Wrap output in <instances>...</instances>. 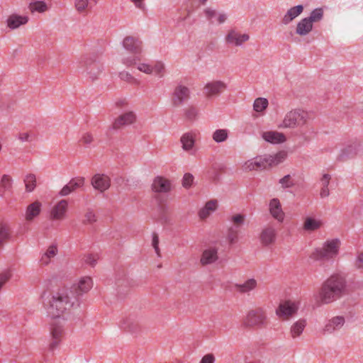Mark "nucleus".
<instances>
[{
    "label": "nucleus",
    "instance_id": "f257e3e1",
    "mask_svg": "<svg viewBox=\"0 0 363 363\" xmlns=\"http://www.w3.org/2000/svg\"><path fill=\"white\" fill-rule=\"evenodd\" d=\"M92 286L91 279L86 277L70 288L60 287L54 291L51 298L47 296V291H43L41 298L47 313L53 319L60 318L66 311L79 306V296L88 292Z\"/></svg>",
    "mask_w": 363,
    "mask_h": 363
},
{
    "label": "nucleus",
    "instance_id": "f03ea898",
    "mask_svg": "<svg viewBox=\"0 0 363 363\" xmlns=\"http://www.w3.org/2000/svg\"><path fill=\"white\" fill-rule=\"evenodd\" d=\"M345 279L340 275H333L323 284L320 296L324 303H329L346 294Z\"/></svg>",
    "mask_w": 363,
    "mask_h": 363
},
{
    "label": "nucleus",
    "instance_id": "7ed1b4c3",
    "mask_svg": "<svg viewBox=\"0 0 363 363\" xmlns=\"http://www.w3.org/2000/svg\"><path fill=\"white\" fill-rule=\"evenodd\" d=\"M79 68L86 72L92 80L96 79L104 69L103 64L94 53L84 56L79 62Z\"/></svg>",
    "mask_w": 363,
    "mask_h": 363
},
{
    "label": "nucleus",
    "instance_id": "20e7f679",
    "mask_svg": "<svg viewBox=\"0 0 363 363\" xmlns=\"http://www.w3.org/2000/svg\"><path fill=\"white\" fill-rule=\"evenodd\" d=\"M309 119L308 112L301 109H294L288 112L284 119L277 124L278 128H294L302 126Z\"/></svg>",
    "mask_w": 363,
    "mask_h": 363
},
{
    "label": "nucleus",
    "instance_id": "39448f33",
    "mask_svg": "<svg viewBox=\"0 0 363 363\" xmlns=\"http://www.w3.org/2000/svg\"><path fill=\"white\" fill-rule=\"evenodd\" d=\"M340 241L337 239L327 241L323 247L317 249L311 255V257L316 260H328L338 253Z\"/></svg>",
    "mask_w": 363,
    "mask_h": 363
},
{
    "label": "nucleus",
    "instance_id": "423d86ee",
    "mask_svg": "<svg viewBox=\"0 0 363 363\" xmlns=\"http://www.w3.org/2000/svg\"><path fill=\"white\" fill-rule=\"evenodd\" d=\"M298 308V302L284 301L276 309V314L282 320H288L296 314Z\"/></svg>",
    "mask_w": 363,
    "mask_h": 363
},
{
    "label": "nucleus",
    "instance_id": "0eeeda50",
    "mask_svg": "<svg viewBox=\"0 0 363 363\" xmlns=\"http://www.w3.org/2000/svg\"><path fill=\"white\" fill-rule=\"evenodd\" d=\"M227 89V84L220 80H213L208 82L203 89V94L207 99L220 96Z\"/></svg>",
    "mask_w": 363,
    "mask_h": 363
},
{
    "label": "nucleus",
    "instance_id": "6e6552de",
    "mask_svg": "<svg viewBox=\"0 0 363 363\" xmlns=\"http://www.w3.org/2000/svg\"><path fill=\"white\" fill-rule=\"evenodd\" d=\"M360 146V143L357 140L347 144L340 150V153L337 156V160L339 162H345L353 158L357 154Z\"/></svg>",
    "mask_w": 363,
    "mask_h": 363
},
{
    "label": "nucleus",
    "instance_id": "1a4fd4ad",
    "mask_svg": "<svg viewBox=\"0 0 363 363\" xmlns=\"http://www.w3.org/2000/svg\"><path fill=\"white\" fill-rule=\"evenodd\" d=\"M190 98V90L183 85H178L173 92L172 103L174 107H179Z\"/></svg>",
    "mask_w": 363,
    "mask_h": 363
},
{
    "label": "nucleus",
    "instance_id": "9d476101",
    "mask_svg": "<svg viewBox=\"0 0 363 363\" xmlns=\"http://www.w3.org/2000/svg\"><path fill=\"white\" fill-rule=\"evenodd\" d=\"M123 47L134 55H138L143 52V42L135 36H126L123 40Z\"/></svg>",
    "mask_w": 363,
    "mask_h": 363
},
{
    "label": "nucleus",
    "instance_id": "9b49d317",
    "mask_svg": "<svg viewBox=\"0 0 363 363\" xmlns=\"http://www.w3.org/2000/svg\"><path fill=\"white\" fill-rule=\"evenodd\" d=\"M50 333L52 340L49 345V350L52 351L57 347L64 333L63 326L60 323V320L53 321Z\"/></svg>",
    "mask_w": 363,
    "mask_h": 363
},
{
    "label": "nucleus",
    "instance_id": "f8f14e48",
    "mask_svg": "<svg viewBox=\"0 0 363 363\" xmlns=\"http://www.w3.org/2000/svg\"><path fill=\"white\" fill-rule=\"evenodd\" d=\"M264 314L261 309L250 311L244 321V324L250 327L259 325L264 323Z\"/></svg>",
    "mask_w": 363,
    "mask_h": 363
},
{
    "label": "nucleus",
    "instance_id": "ddd939ff",
    "mask_svg": "<svg viewBox=\"0 0 363 363\" xmlns=\"http://www.w3.org/2000/svg\"><path fill=\"white\" fill-rule=\"evenodd\" d=\"M91 183L95 189L104 192L110 187L111 180L105 174H96L91 178Z\"/></svg>",
    "mask_w": 363,
    "mask_h": 363
},
{
    "label": "nucleus",
    "instance_id": "4468645a",
    "mask_svg": "<svg viewBox=\"0 0 363 363\" xmlns=\"http://www.w3.org/2000/svg\"><path fill=\"white\" fill-rule=\"evenodd\" d=\"M248 40L249 35L247 34H241L235 30H230L225 36V42L235 46H240Z\"/></svg>",
    "mask_w": 363,
    "mask_h": 363
},
{
    "label": "nucleus",
    "instance_id": "2eb2a0df",
    "mask_svg": "<svg viewBox=\"0 0 363 363\" xmlns=\"http://www.w3.org/2000/svg\"><path fill=\"white\" fill-rule=\"evenodd\" d=\"M152 189L155 193H167L171 190V183L162 177H157L152 184Z\"/></svg>",
    "mask_w": 363,
    "mask_h": 363
},
{
    "label": "nucleus",
    "instance_id": "dca6fc26",
    "mask_svg": "<svg viewBox=\"0 0 363 363\" xmlns=\"http://www.w3.org/2000/svg\"><path fill=\"white\" fill-rule=\"evenodd\" d=\"M345 323L343 316H335L330 319L325 324L323 331L324 333L332 334L336 330H340Z\"/></svg>",
    "mask_w": 363,
    "mask_h": 363
},
{
    "label": "nucleus",
    "instance_id": "f3484780",
    "mask_svg": "<svg viewBox=\"0 0 363 363\" xmlns=\"http://www.w3.org/2000/svg\"><path fill=\"white\" fill-rule=\"evenodd\" d=\"M136 116L133 111L127 112L118 117L113 123V128L119 129L123 125L132 124L135 122Z\"/></svg>",
    "mask_w": 363,
    "mask_h": 363
},
{
    "label": "nucleus",
    "instance_id": "a211bd4d",
    "mask_svg": "<svg viewBox=\"0 0 363 363\" xmlns=\"http://www.w3.org/2000/svg\"><path fill=\"white\" fill-rule=\"evenodd\" d=\"M68 203L65 199H62L57 202L51 211V216L53 219H62L67 209Z\"/></svg>",
    "mask_w": 363,
    "mask_h": 363
},
{
    "label": "nucleus",
    "instance_id": "6ab92c4d",
    "mask_svg": "<svg viewBox=\"0 0 363 363\" xmlns=\"http://www.w3.org/2000/svg\"><path fill=\"white\" fill-rule=\"evenodd\" d=\"M218 258L217 250L209 248L203 252L200 262L202 265H207L215 262Z\"/></svg>",
    "mask_w": 363,
    "mask_h": 363
},
{
    "label": "nucleus",
    "instance_id": "aec40b11",
    "mask_svg": "<svg viewBox=\"0 0 363 363\" xmlns=\"http://www.w3.org/2000/svg\"><path fill=\"white\" fill-rule=\"evenodd\" d=\"M313 24L306 17L298 23L296 33L301 36H305L313 30Z\"/></svg>",
    "mask_w": 363,
    "mask_h": 363
},
{
    "label": "nucleus",
    "instance_id": "412c9836",
    "mask_svg": "<svg viewBox=\"0 0 363 363\" xmlns=\"http://www.w3.org/2000/svg\"><path fill=\"white\" fill-rule=\"evenodd\" d=\"M121 329L130 332L131 333H135L138 331L139 325L135 318L128 317L124 318L120 323Z\"/></svg>",
    "mask_w": 363,
    "mask_h": 363
},
{
    "label": "nucleus",
    "instance_id": "4be33fe9",
    "mask_svg": "<svg viewBox=\"0 0 363 363\" xmlns=\"http://www.w3.org/2000/svg\"><path fill=\"white\" fill-rule=\"evenodd\" d=\"M303 11V6L302 5H298L294 7H291L288 10L286 13L282 18V23L285 25L289 23L292 21L295 18L298 16Z\"/></svg>",
    "mask_w": 363,
    "mask_h": 363
},
{
    "label": "nucleus",
    "instance_id": "5701e85b",
    "mask_svg": "<svg viewBox=\"0 0 363 363\" xmlns=\"http://www.w3.org/2000/svg\"><path fill=\"white\" fill-rule=\"evenodd\" d=\"M182 148L186 152L193 150L195 144V134L191 133H184L180 139Z\"/></svg>",
    "mask_w": 363,
    "mask_h": 363
},
{
    "label": "nucleus",
    "instance_id": "b1692460",
    "mask_svg": "<svg viewBox=\"0 0 363 363\" xmlns=\"http://www.w3.org/2000/svg\"><path fill=\"white\" fill-rule=\"evenodd\" d=\"M115 286L118 292L121 294L126 291L129 287V281L123 272L116 274L115 277Z\"/></svg>",
    "mask_w": 363,
    "mask_h": 363
},
{
    "label": "nucleus",
    "instance_id": "393cba45",
    "mask_svg": "<svg viewBox=\"0 0 363 363\" xmlns=\"http://www.w3.org/2000/svg\"><path fill=\"white\" fill-rule=\"evenodd\" d=\"M28 17L18 16L16 14L11 15L7 19V25L11 29H16L21 25L28 22Z\"/></svg>",
    "mask_w": 363,
    "mask_h": 363
},
{
    "label": "nucleus",
    "instance_id": "a878e982",
    "mask_svg": "<svg viewBox=\"0 0 363 363\" xmlns=\"http://www.w3.org/2000/svg\"><path fill=\"white\" fill-rule=\"evenodd\" d=\"M41 203L39 201H35L28 205L26 212V219L31 221L34 218L38 216L40 212Z\"/></svg>",
    "mask_w": 363,
    "mask_h": 363
},
{
    "label": "nucleus",
    "instance_id": "bb28decb",
    "mask_svg": "<svg viewBox=\"0 0 363 363\" xmlns=\"http://www.w3.org/2000/svg\"><path fill=\"white\" fill-rule=\"evenodd\" d=\"M205 15L211 23H213V18H216L218 23H223L227 19V15L225 13H218L216 10L210 8L205 10Z\"/></svg>",
    "mask_w": 363,
    "mask_h": 363
},
{
    "label": "nucleus",
    "instance_id": "cd10ccee",
    "mask_svg": "<svg viewBox=\"0 0 363 363\" xmlns=\"http://www.w3.org/2000/svg\"><path fill=\"white\" fill-rule=\"evenodd\" d=\"M323 225V222L313 217H306L303 223V229L306 231H314L319 229Z\"/></svg>",
    "mask_w": 363,
    "mask_h": 363
},
{
    "label": "nucleus",
    "instance_id": "c85d7f7f",
    "mask_svg": "<svg viewBox=\"0 0 363 363\" xmlns=\"http://www.w3.org/2000/svg\"><path fill=\"white\" fill-rule=\"evenodd\" d=\"M257 286V281L254 279H250L243 284H235V289L240 293H248L253 290Z\"/></svg>",
    "mask_w": 363,
    "mask_h": 363
},
{
    "label": "nucleus",
    "instance_id": "c756f323",
    "mask_svg": "<svg viewBox=\"0 0 363 363\" xmlns=\"http://www.w3.org/2000/svg\"><path fill=\"white\" fill-rule=\"evenodd\" d=\"M306 325L305 319H299L295 322L291 327L290 333L293 338H296L301 335Z\"/></svg>",
    "mask_w": 363,
    "mask_h": 363
},
{
    "label": "nucleus",
    "instance_id": "7c9ffc66",
    "mask_svg": "<svg viewBox=\"0 0 363 363\" xmlns=\"http://www.w3.org/2000/svg\"><path fill=\"white\" fill-rule=\"evenodd\" d=\"M330 179L331 176L329 174H324L320 179V183L322 186L320 192V196L322 199L326 198L330 195L328 185L330 184Z\"/></svg>",
    "mask_w": 363,
    "mask_h": 363
},
{
    "label": "nucleus",
    "instance_id": "2f4dec72",
    "mask_svg": "<svg viewBox=\"0 0 363 363\" xmlns=\"http://www.w3.org/2000/svg\"><path fill=\"white\" fill-rule=\"evenodd\" d=\"M257 162L260 164L261 167H258L259 170L267 169L270 167L272 164V155H264L257 156L255 157Z\"/></svg>",
    "mask_w": 363,
    "mask_h": 363
},
{
    "label": "nucleus",
    "instance_id": "473e14b6",
    "mask_svg": "<svg viewBox=\"0 0 363 363\" xmlns=\"http://www.w3.org/2000/svg\"><path fill=\"white\" fill-rule=\"evenodd\" d=\"M259 240L263 245L267 246L272 242V228L267 227L260 233Z\"/></svg>",
    "mask_w": 363,
    "mask_h": 363
},
{
    "label": "nucleus",
    "instance_id": "72a5a7b5",
    "mask_svg": "<svg viewBox=\"0 0 363 363\" xmlns=\"http://www.w3.org/2000/svg\"><path fill=\"white\" fill-rule=\"evenodd\" d=\"M57 253V248L55 245L48 247L45 254L42 256L40 262L42 264H48L52 257H54Z\"/></svg>",
    "mask_w": 363,
    "mask_h": 363
},
{
    "label": "nucleus",
    "instance_id": "f704fd0d",
    "mask_svg": "<svg viewBox=\"0 0 363 363\" xmlns=\"http://www.w3.org/2000/svg\"><path fill=\"white\" fill-rule=\"evenodd\" d=\"M284 218V213L281 208V203L277 199L274 198V219L281 223Z\"/></svg>",
    "mask_w": 363,
    "mask_h": 363
},
{
    "label": "nucleus",
    "instance_id": "c9c22d12",
    "mask_svg": "<svg viewBox=\"0 0 363 363\" xmlns=\"http://www.w3.org/2000/svg\"><path fill=\"white\" fill-rule=\"evenodd\" d=\"M228 138V131L226 129H218L212 135L213 140L218 143L225 142Z\"/></svg>",
    "mask_w": 363,
    "mask_h": 363
},
{
    "label": "nucleus",
    "instance_id": "e433bc0d",
    "mask_svg": "<svg viewBox=\"0 0 363 363\" xmlns=\"http://www.w3.org/2000/svg\"><path fill=\"white\" fill-rule=\"evenodd\" d=\"M12 179L8 174H4L0 181V192L5 193L12 187Z\"/></svg>",
    "mask_w": 363,
    "mask_h": 363
},
{
    "label": "nucleus",
    "instance_id": "4c0bfd02",
    "mask_svg": "<svg viewBox=\"0 0 363 363\" xmlns=\"http://www.w3.org/2000/svg\"><path fill=\"white\" fill-rule=\"evenodd\" d=\"M323 9L322 8H317L313 10L310 16L306 17L313 24V23L320 21L323 18Z\"/></svg>",
    "mask_w": 363,
    "mask_h": 363
},
{
    "label": "nucleus",
    "instance_id": "58836bf2",
    "mask_svg": "<svg viewBox=\"0 0 363 363\" xmlns=\"http://www.w3.org/2000/svg\"><path fill=\"white\" fill-rule=\"evenodd\" d=\"M288 157V151L286 149H281L274 153V166L283 163Z\"/></svg>",
    "mask_w": 363,
    "mask_h": 363
},
{
    "label": "nucleus",
    "instance_id": "ea45409f",
    "mask_svg": "<svg viewBox=\"0 0 363 363\" xmlns=\"http://www.w3.org/2000/svg\"><path fill=\"white\" fill-rule=\"evenodd\" d=\"M29 9L31 12L38 11L40 13H43L47 11L48 6L44 1H35L30 4Z\"/></svg>",
    "mask_w": 363,
    "mask_h": 363
},
{
    "label": "nucleus",
    "instance_id": "a19ab883",
    "mask_svg": "<svg viewBox=\"0 0 363 363\" xmlns=\"http://www.w3.org/2000/svg\"><path fill=\"white\" fill-rule=\"evenodd\" d=\"M26 189L27 191L31 192L34 190L36 184L35 176L33 174H28L24 179Z\"/></svg>",
    "mask_w": 363,
    "mask_h": 363
},
{
    "label": "nucleus",
    "instance_id": "79ce46f5",
    "mask_svg": "<svg viewBox=\"0 0 363 363\" xmlns=\"http://www.w3.org/2000/svg\"><path fill=\"white\" fill-rule=\"evenodd\" d=\"M10 238V230L3 223L0 224V247Z\"/></svg>",
    "mask_w": 363,
    "mask_h": 363
},
{
    "label": "nucleus",
    "instance_id": "37998d69",
    "mask_svg": "<svg viewBox=\"0 0 363 363\" xmlns=\"http://www.w3.org/2000/svg\"><path fill=\"white\" fill-rule=\"evenodd\" d=\"M268 106V101L264 98H257L253 104V109L255 112H262Z\"/></svg>",
    "mask_w": 363,
    "mask_h": 363
},
{
    "label": "nucleus",
    "instance_id": "c03bdc74",
    "mask_svg": "<svg viewBox=\"0 0 363 363\" xmlns=\"http://www.w3.org/2000/svg\"><path fill=\"white\" fill-rule=\"evenodd\" d=\"M226 238L230 244L235 243L238 238V228H236L234 226L229 227L227 231Z\"/></svg>",
    "mask_w": 363,
    "mask_h": 363
},
{
    "label": "nucleus",
    "instance_id": "a18cd8bd",
    "mask_svg": "<svg viewBox=\"0 0 363 363\" xmlns=\"http://www.w3.org/2000/svg\"><path fill=\"white\" fill-rule=\"evenodd\" d=\"M278 184L280 185V189H285L292 187L294 185V181L290 174H287L281 178Z\"/></svg>",
    "mask_w": 363,
    "mask_h": 363
},
{
    "label": "nucleus",
    "instance_id": "49530a36",
    "mask_svg": "<svg viewBox=\"0 0 363 363\" xmlns=\"http://www.w3.org/2000/svg\"><path fill=\"white\" fill-rule=\"evenodd\" d=\"M85 179L82 177H78L72 179L68 182V186L72 189V192L74 191L77 189L82 187L84 184Z\"/></svg>",
    "mask_w": 363,
    "mask_h": 363
},
{
    "label": "nucleus",
    "instance_id": "de8ad7c7",
    "mask_svg": "<svg viewBox=\"0 0 363 363\" xmlns=\"http://www.w3.org/2000/svg\"><path fill=\"white\" fill-rule=\"evenodd\" d=\"M258 167H261L259 162H257L256 158L249 160L245 162L242 168L243 171L250 172L253 170H259Z\"/></svg>",
    "mask_w": 363,
    "mask_h": 363
},
{
    "label": "nucleus",
    "instance_id": "09e8293b",
    "mask_svg": "<svg viewBox=\"0 0 363 363\" xmlns=\"http://www.w3.org/2000/svg\"><path fill=\"white\" fill-rule=\"evenodd\" d=\"M15 102L13 101L7 100L0 101V111L5 113H9L14 110Z\"/></svg>",
    "mask_w": 363,
    "mask_h": 363
},
{
    "label": "nucleus",
    "instance_id": "8fccbe9b",
    "mask_svg": "<svg viewBox=\"0 0 363 363\" xmlns=\"http://www.w3.org/2000/svg\"><path fill=\"white\" fill-rule=\"evenodd\" d=\"M245 216L243 214L238 213L233 215L230 220L233 223L234 227L236 228H240L242 226L245 222Z\"/></svg>",
    "mask_w": 363,
    "mask_h": 363
},
{
    "label": "nucleus",
    "instance_id": "3c124183",
    "mask_svg": "<svg viewBox=\"0 0 363 363\" xmlns=\"http://www.w3.org/2000/svg\"><path fill=\"white\" fill-rule=\"evenodd\" d=\"M96 221V216L94 211L91 208H88L84 214V219L82 220L83 224H92Z\"/></svg>",
    "mask_w": 363,
    "mask_h": 363
},
{
    "label": "nucleus",
    "instance_id": "603ef678",
    "mask_svg": "<svg viewBox=\"0 0 363 363\" xmlns=\"http://www.w3.org/2000/svg\"><path fill=\"white\" fill-rule=\"evenodd\" d=\"M89 0H75L74 6L76 10L79 13H84L88 8Z\"/></svg>",
    "mask_w": 363,
    "mask_h": 363
},
{
    "label": "nucleus",
    "instance_id": "864d4df0",
    "mask_svg": "<svg viewBox=\"0 0 363 363\" xmlns=\"http://www.w3.org/2000/svg\"><path fill=\"white\" fill-rule=\"evenodd\" d=\"M153 72H155V74L159 77H162L165 71L164 64L162 62H156L153 67Z\"/></svg>",
    "mask_w": 363,
    "mask_h": 363
},
{
    "label": "nucleus",
    "instance_id": "5fc2aeb1",
    "mask_svg": "<svg viewBox=\"0 0 363 363\" xmlns=\"http://www.w3.org/2000/svg\"><path fill=\"white\" fill-rule=\"evenodd\" d=\"M98 258L99 257L96 255H94L91 254H89L84 256V261L85 263L90 265L91 267H94L97 263Z\"/></svg>",
    "mask_w": 363,
    "mask_h": 363
},
{
    "label": "nucleus",
    "instance_id": "6e6d98bb",
    "mask_svg": "<svg viewBox=\"0 0 363 363\" xmlns=\"http://www.w3.org/2000/svg\"><path fill=\"white\" fill-rule=\"evenodd\" d=\"M194 182V176L190 173H186L182 179V185L185 188H189Z\"/></svg>",
    "mask_w": 363,
    "mask_h": 363
},
{
    "label": "nucleus",
    "instance_id": "4d7b16f0",
    "mask_svg": "<svg viewBox=\"0 0 363 363\" xmlns=\"http://www.w3.org/2000/svg\"><path fill=\"white\" fill-rule=\"evenodd\" d=\"M286 140V136L284 133L274 130V145L283 143Z\"/></svg>",
    "mask_w": 363,
    "mask_h": 363
},
{
    "label": "nucleus",
    "instance_id": "13d9d810",
    "mask_svg": "<svg viewBox=\"0 0 363 363\" xmlns=\"http://www.w3.org/2000/svg\"><path fill=\"white\" fill-rule=\"evenodd\" d=\"M152 245L155 249V251L157 253V256L160 257V250L159 248V237L158 235L155 233L152 234Z\"/></svg>",
    "mask_w": 363,
    "mask_h": 363
},
{
    "label": "nucleus",
    "instance_id": "bf43d9fd",
    "mask_svg": "<svg viewBox=\"0 0 363 363\" xmlns=\"http://www.w3.org/2000/svg\"><path fill=\"white\" fill-rule=\"evenodd\" d=\"M138 69L142 72H144L147 74H150L153 72V69L152 66L147 64L141 63L138 65Z\"/></svg>",
    "mask_w": 363,
    "mask_h": 363
},
{
    "label": "nucleus",
    "instance_id": "052dcab7",
    "mask_svg": "<svg viewBox=\"0 0 363 363\" xmlns=\"http://www.w3.org/2000/svg\"><path fill=\"white\" fill-rule=\"evenodd\" d=\"M197 114V111L196 108L191 106L185 110V116L189 120H193L195 118Z\"/></svg>",
    "mask_w": 363,
    "mask_h": 363
},
{
    "label": "nucleus",
    "instance_id": "680f3d73",
    "mask_svg": "<svg viewBox=\"0 0 363 363\" xmlns=\"http://www.w3.org/2000/svg\"><path fill=\"white\" fill-rule=\"evenodd\" d=\"M138 60H139L138 55H135L134 57L123 58V63L126 66H132L135 65Z\"/></svg>",
    "mask_w": 363,
    "mask_h": 363
},
{
    "label": "nucleus",
    "instance_id": "e2e57ef3",
    "mask_svg": "<svg viewBox=\"0 0 363 363\" xmlns=\"http://www.w3.org/2000/svg\"><path fill=\"white\" fill-rule=\"evenodd\" d=\"M11 274L9 272H4L0 274V289L9 281Z\"/></svg>",
    "mask_w": 363,
    "mask_h": 363
},
{
    "label": "nucleus",
    "instance_id": "0e129e2a",
    "mask_svg": "<svg viewBox=\"0 0 363 363\" xmlns=\"http://www.w3.org/2000/svg\"><path fill=\"white\" fill-rule=\"evenodd\" d=\"M215 362V357L213 354H207L204 355L201 359L200 363H214Z\"/></svg>",
    "mask_w": 363,
    "mask_h": 363
},
{
    "label": "nucleus",
    "instance_id": "69168bd1",
    "mask_svg": "<svg viewBox=\"0 0 363 363\" xmlns=\"http://www.w3.org/2000/svg\"><path fill=\"white\" fill-rule=\"evenodd\" d=\"M205 207L208 210H209L211 212L214 211L217 208V201L216 200H211V201H208L206 203Z\"/></svg>",
    "mask_w": 363,
    "mask_h": 363
},
{
    "label": "nucleus",
    "instance_id": "338daca9",
    "mask_svg": "<svg viewBox=\"0 0 363 363\" xmlns=\"http://www.w3.org/2000/svg\"><path fill=\"white\" fill-rule=\"evenodd\" d=\"M93 140V137L90 133H84L81 139V142L83 143L84 145L90 144Z\"/></svg>",
    "mask_w": 363,
    "mask_h": 363
},
{
    "label": "nucleus",
    "instance_id": "774afa93",
    "mask_svg": "<svg viewBox=\"0 0 363 363\" xmlns=\"http://www.w3.org/2000/svg\"><path fill=\"white\" fill-rule=\"evenodd\" d=\"M72 192L68 184L65 185L62 189L60 191L59 195L61 196H66Z\"/></svg>",
    "mask_w": 363,
    "mask_h": 363
}]
</instances>
